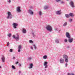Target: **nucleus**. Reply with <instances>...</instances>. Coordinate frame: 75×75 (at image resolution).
Returning <instances> with one entry per match:
<instances>
[{"mask_svg": "<svg viewBox=\"0 0 75 75\" xmlns=\"http://www.w3.org/2000/svg\"><path fill=\"white\" fill-rule=\"evenodd\" d=\"M19 35H17V37H16L15 35H14L13 36V38H15V39H16L17 41H18L19 38Z\"/></svg>", "mask_w": 75, "mask_h": 75, "instance_id": "3", "label": "nucleus"}, {"mask_svg": "<svg viewBox=\"0 0 75 75\" xmlns=\"http://www.w3.org/2000/svg\"><path fill=\"white\" fill-rule=\"evenodd\" d=\"M43 58H44V59H47V55H46L43 56Z\"/></svg>", "mask_w": 75, "mask_h": 75, "instance_id": "19", "label": "nucleus"}, {"mask_svg": "<svg viewBox=\"0 0 75 75\" xmlns=\"http://www.w3.org/2000/svg\"><path fill=\"white\" fill-rule=\"evenodd\" d=\"M1 68V66H0V68Z\"/></svg>", "mask_w": 75, "mask_h": 75, "instance_id": "47", "label": "nucleus"}, {"mask_svg": "<svg viewBox=\"0 0 75 75\" xmlns=\"http://www.w3.org/2000/svg\"><path fill=\"white\" fill-rule=\"evenodd\" d=\"M66 36L67 38H70L71 37V36H70V35H69V33L68 32H67L66 33Z\"/></svg>", "mask_w": 75, "mask_h": 75, "instance_id": "7", "label": "nucleus"}, {"mask_svg": "<svg viewBox=\"0 0 75 75\" xmlns=\"http://www.w3.org/2000/svg\"><path fill=\"white\" fill-rule=\"evenodd\" d=\"M16 11L18 12H21V10L20 9V7H18L17 8Z\"/></svg>", "mask_w": 75, "mask_h": 75, "instance_id": "5", "label": "nucleus"}, {"mask_svg": "<svg viewBox=\"0 0 75 75\" xmlns=\"http://www.w3.org/2000/svg\"><path fill=\"white\" fill-rule=\"evenodd\" d=\"M30 48L31 49V50H33V47H31Z\"/></svg>", "mask_w": 75, "mask_h": 75, "instance_id": "38", "label": "nucleus"}, {"mask_svg": "<svg viewBox=\"0 0 75 75\" xmlns=\"http://www.w3.org/2000/svg\"><path fill=\"white\" fill-rule=\"evenodd\" d=\"M21 45H19V46L18 48V50H21Z\"/></svg>", "mask_w": 75, "mask_h": 75, "instance_id": "17", "label": "nucleus"}, {"mask_svg": "<svg viewBox=\"0 0 75 75\" xmlns=\"http://www.w3.org/2000/svg\"><path fill=\"white\" fill-rule=\"evenodd\" d=\"M10 51L11 52H13V50L11 49H10Z\"/></svg>", "mask_w": 75, "mask_h": 75, "instance_id": "33", "label": "nucleus"}, {"mask_svg": "<svg viewBox=\"0 0 75 75\" xmlns=\"http://www.w3.org/2000/svg\"><path fill=\"white\" fill-rule=\"evenodd\" d=\"M72 19H69V21L70 22H71V21H72Z\"/></svg>", "mask_w": 75, "mask_h": 75, "instance_id": "35", "label": "nucleus"}, {"mask_svg": "<svg viewBox=\"0 0 75 75\" xmlns=\"http://www.w3.org/2000/svg\"><path fill=\"white\" fill-rule=\"evenodd\" d=\"M33 64H31L30 65V67H29V69H30V68H32L33 67Z\"/></svg>", "mask_w": 75, "mask_h": 75, "instance_id": "15", "label": "nucleus"}, {"mask_svg": "<svg viewBox=\"0 0 75 75\" xmlns=\"http://www.w3.org/2000/svg\"><path fill=\"white\" fill-rule=\"evenodd\" d=\"M12 68L13 69H15V67L13 65L12 66Z\"/></svg>", "mask_w": 75, "mask_h": 75, "instance_id": "27", "label": "nucleus"}, {"mask_svg": "<svg viewBox=\"0 0 75 75\" xmlns=\"http://www.w3.org/2000/svg\"><path fill=\"white\" fill-rule=\"evenodd\" d=\"M29 42H30V43H33V41L32 40H29Z\"/></svg>", "mask_w": 75, "mask_h": 75, "instance_id": "24", "label": "nucleus"}, {"mask_svg": "<svg viewBox=\"0 0 75 75\" xmlns=\"http://www.w3.org/2000/svg\"><path fill=\"white\" fill-rule=\"evenodd\" d=\"M48 8V6H45V7H44L45 9H47Z\"/></svg>", "mask_w": 75, "mask_h": 75, "instance_id": "23", "label": "nucleus"}, {"mask_svg": "<svg viewBox=\"0 0 75 75\" xmlns=\"http://www.w3.org/2000/svg\"><path fill=\"white\" fill-rule=\"evenodd\" d=\"M65 61L66 62H68V58L65 59Z\"/></svg>", "mask_w": 75, "mask_h": 75, "instance_id": "20", "label": "nucleus"}, {"mask_svg": "<svg viewBox=\"0 0 75 75\" xmlns=\"http://www.w3.org/2000/svg\"><path fill=\"white\" fill-rule=\"evenodd\" d=\"M56 14H58V15L61 14V11H57L56 12Z\"/></svg>", "mask_w": 75, "mask_h": 75, "instance_id": "11", "label": "nucleus"}, {"mask_svg": "<svg viewBox=\"0 0 75 75\" xmlns=\"http://www.w3.org/2000/svg\"><path fill=\"white\" fill-rule=\"evenodd\" d=\"M70 4L72 7H74V3L72 1H71Z\"/></svg>", "mask_w": 75, "mask_h": 75, "instance_id": "8", "label": "nucleus"}, {"mask_svg": "<svg viewBox=\"0 0 75 75\" xmlns=\"http://www.w3.org/2000/svg\"><path fill=\"white\" fill-rule=\"evenodd\" d=\"M1 58L2 62H5V58L4 57V56H2Z\"/></svg>", "mask_w": 75, "mask_h": 75, "instance_id": "13", "label": "nucleus"}, {"mask_svg": "<svg viewBox=\"0 0 75 75\" xmlns=\"http://www.w3.org/2000/svg\"><path fill=\"white\" fill-rule=\"evenodd\" d=\"M45 71H46V69H45Z\"/></svg>", "mask_w": 75, "mask_h": 75, "instance_id": "48", "label": "nucleus"}, {"mask_svg": "<svg viewBox=\"0 0 75 75\" xmlns=\"http://www.w3.org/2000/svg\"><path fill=\"white\" fill-rule=\"evenodd\" d=\"M33 47H34V48L35 50H36V49H37V47H36V46H35V45H33Z\"/></svg>", "mask_w": 75, "mask_h": 75, "instance_id": "21", "label": "nucleus"}, {"mask_svg": "<svg viewBox=\"0 0 75 75\" xmlns=\"http://www.w3.org/2000/svg\"><path fill=\"white\" fill-rule=\"evenodd\" d=\"M74 40V39L73 38H71L70 39H69L68 41L70 43L72 42L73 41V40Z\"/></svg>", "mask_w": 75, "mask_h": 75, "instance_id": "9", "label": "nucleus"}, {"mask_svg": "<svg viewBox=\"0 0 75 75\" xmlns=\"http://www.w3.org/2000/svg\"><path fill=\"white\" fill-rule=\"evenodd\" d=\"M23 33H26V30L25 29H23Z\"/></svg>", "mask_w": 75, "mask_h": 75, "instance_id": "16", "label": "nucleus"}, {"mask_svg": "<svg viewBox=\"0 0 75 75\" xmlns=\"http://www.w3.org/2000/svg\"><path fill=\"white\" fill-rule=\"evenodd\" d=\"M59 61L60 63L62 64L64 62V60L63 59H60Z\"/></svg>", "mask_w": 75, "mask_h": 75, "instance_id": "10", "label": "nucleus"}, {"mask_svg": "<svg viewBox=\"0 0 75 75\" xmlns=\"http://www.w3.org/2000/svg\"><path fill=\"white\" fill-rule=\"evenodd\" d=\"M28 59H29V60H31V59L32 58L31 57H29L28 58Z\"/></svg>", "mask_w": 75, "mask_h": 75, "instance_id": "37", "label": "nucleus"}, {"mask_svg": "<svg viewBox=\"0 0 75 75\" xmlns=\"http://www.w3.org/2000/svg\"><path fill=\"white\" fill-rule=\"evenodd\" d=\"M46 28V29L48 30V31H49L51 32L52 31V27L49 25H47Z\"/></svg>", "mask_w": 75, "mask_h": 75, "instance_id": "1", "label": "nucleus"}, {"mask_svg": "<svg viewBox=\"0 0 75 75\" xmlns=\"http://www.w3.org/2000/svg\"><path fill=\"white\" fill-rule=\"evenodd\" d=\"M19 73H21V71H19Z\"/></svg>", "mask_w": 75, "mask_h": 75, "instance_id": "46", "label": "nucleus"}, {"mask_svg": "<svg viewBox=\"0 0 75 75\" xmlns=\"http://www.w3.org/2000/svg\"><path fill=\"white\" fill-rule=\"evenodd\" d=\"M69 15L71 17H73V16H74V14H73V13H69Z\"/></svg>", "mask_w": 75, "mask_h": 75, "instance_id": "14", "label": "nucleus"}, {"mask_svg": "<svg viewBox=\"0 0 75 75\" xmlns=\"http://www.w3.org/2000/svg\"><path fill=\"white\" fill-rule=\"evenodd\" d=\"M21 64H19V67H21Z\"/></svg>", "mask_w": 75, "mask_h": 75, "instance_id": "44", "label": "nucleus"}, {"mask_svg": "<svg viewBox=\"0 0 75 75\" xmlns=\"http://www.w3.org/2000/svg\"><path fill=\"white\" fill-rule=\"evenodd\" d=\"M18 62H16V64H18Z\"/></svg>", "mask_w": 75, "mask_h": 75, "instance_id": "43", "label": "nucleus"}, {"mask_svg": "<svg viewBox=\"0 0 75 75\" xmlns=\"http://www.w3.org/2000/svg\"><path fill=\"white\" fill-rule=\"evenodd\" d=\"M30 14H32V15H33V14H34V13L32 11L31 12H30Z\"/></svg>", "mask_w": 75, "mask_h": 75, "instance_id": "26", "label": "nucleus"}, {"mask_svg": "<svg viewBox=\"0 0 75 75\" xmlns=\"http://www.w3.org/2000/svg\"><path fill=\"white\" fill-rule=\"evenodd\" d=\"M21 51V50H20V49H18V52H20Z\"/></svg>", "mask_w": 75, "mask_h": 75, "instance_id": "39", "label": "nucleus"}, {"mask_svg": "<svg viewBox=\"0 0 75 75\" xmlns=\"http://www.w3.org/2000/svg\"><path fill=\"white\" fill-rule=\"evenodd\" d=\"M47 64H48V62H44L43 65H44V66H45V68H48V65H47Z\"/></svg>", "mask_w": 75, "mask_h": 75, "instance_id": "4", "label": "nucleus"}, {"mask_svg": "<svg viewBox=\"0 0 75 75\" xmlns=\"http://www.w3.org/2000/svg\"><path fill=\"white\" fill-rule=\"evenodd\" d=\"M8 16L7 17V18H9H9L10 19H11V18H12V15L11 14V13L10 12H8Z\"/></svg>", "mask_w": 75, "mask_h": 75, "instance_id": "2", "label": "nucleus"}, {"mask_svg": "<svg viewBox=\"0 0 75 75\" xmlns=\"http://www.w3.org/2000/svg\"><path fill=\"white\" fill-rule=\"evenodd\" d=\"M13 59H16V57H13Z\"/></svg>", "mask_w": 75, "mask_h": 75, "instance_id": "41", "label": "nucleus"}, {"mask_svg": "<svg viewBox=\"0 0 75 75\" xmlns=\"http://www.w3.org/2000/svg\"><path fill=\"white\" fill-rule=\"evenodd\" d=\"M65 16L67 18H68L69 17V15L68 14H66L65 15Z\"/></svg>", "mask_w": 75, "mask_h": 75, "instance_id": "18", "label": "nucleus"}, {"mask_svg": "<svg viewBox=\"0 0 75 75\" xmlns=\"http://www.w3.org/2000/svg\"><path fill=\"white\" fill-rule=\"evenodd\" d=\"M57 2H58L59 1H61V0H56Z\"/></svg>", "mask_w": 75, "mask_h": 75, "instance_id": "36", "label": "nucleus"}, {"mask_svg": "<svg viewBox=\"0 0 75 75\" xmlns=\"http://www.w3.org/2000/svg\"><path fill=\"white\" fill-rule=\"evenodd\" d=\"M9 45H10V43H9V42H8L7 43V46L8 47V46H9Z\"/></svg>", "mask_w": 75, "mask_h": 75, "instance_id": "32", "label": "nucleus"}, {"mask_svg": "<svg viewBox=\"0 0 75 75\" xmlns=\"http://www.w3.org/2000/svg\"><path fill=\"white\" fill-rule=\"evenodd\" d=\"M67 75H74V74H70L69 73H68Z\"/></svg>", "mask_w": 75, "mask_h": 75, "instance_id": "25", "label": "nucleus"}, {"mask_svg": "<svg viewBox=\"0 0 75 75\" xmlns=\"http://www.w3.org/2000/svg\"><path fill=\"white\" fill-rule=\"evenodd\" d=\"M39 15H40V16H41V11H40L39 12Z\"/></svg>", "mask_w": 75, "mask_h": 75, "instance_id": "30", "label": "nucleus"}, {"mask_svg": "<svg viewBox=\"0 0 75 75\" xmlns=\"http://www.w3.org/2000/svg\"><path fill=\"white\" fill-rule=\"evenodd\" d=\"M63 58H65V59H67V58H68V57L67 55L64 54L63 55Z\"/></svg>", "mask_w": 75, "mask_h": 75, "instance_id": "12", "label": "nucleus"}, {"mask_svg": "<svg viewBox=\"0 0 75 75\" xmlns=\"http://www.w3.org/2000/svg\"><path fill=\"white\" fill-rule=\"evenodd\" d=\"M64 42H67V40L65 39L64 40Z\"/></svg>", "mask_w": 75, "mask_h": 75, "instance_id": "34", "label": "nucleus"}, {"mask_svg": "<svg viewBox=\"0 0 75 75\" xmlns=\"http://www.w3.org/2000/svg\"><path fill=\"white\" fill-rule=\"evenodd\" d=\"M8 37H11V34H9L8 35Z\"/></svg>", "mask_w": 75, "mask_h": 75, "instance_id": "29", "label": "nucleus"}, {"mask_svg": "<svg viewBox=\"0 0 75 75\" xmlns=\"http://www.w3.org/2000/svg\"><path fill=\"white\" fill-rule=\"evenodd\" d=\"M8 2L9 3H10L11 2V0H9V1H8Z\"/></svg>", "mask_w": 75, "mask_h": 75, "instance_id": "40", "label": "nucleus"}, {"mask_svg": "<svg viewBox=\"0 0 75 75\" xmlns=\"http://www.w3.org/2000/svg\"><path fill=\"white\" fill-rule=\"evenodd\" d=\"M66 67H67V65H68V64H67V63L66 64Z\"/></svg>", "mask_w": 75, "mask_h": 75, "instance_id": "42", "label": "nucleus"}, {"mask_svg": "<svg viewBox=\"0 0 75 75\" xmlns=\"http://www.w3.org/2000/svg\"><path fill=\"white\" fill-rule=\"evenodd\" d=\"M67 22H65L64 24L63 25L64 26H66V25H67Z\"/></svg>", "mask_w": 75, "mask_h": 75, "instance_id": "22", "label": "nucleus"}, {"mask_svg": "<svg viewBox=\"0 0 75 75\" xmlns=\"http://www.w3.org/2000/svg\"><path fill=\"white\" fill-rule=\"evenodd\" d=\"M55 42L57 43H58V42H59V41H58V40H55Z\"/></svg>", "mask_w": 75, "mask_h": 75, "instance_id": "31", "label": "nucleus"}, {"mask_svg": "<svg viewBox=\"0 0 75 75\" xmlns=\"http://www.w3.org/2000/svg\"><path fill=\"white\" fill-rule=\"evenodd\" d=\"M64 3V2L63 1H62L61 3Z\"/></svg>", "mask_w": 75, "mask_h": 75, "instance_id": "45", "label": "nucleus"}, {"mask_svg": "<svg viewBox=\"0 0 75 75\" xmlns=\"http://www.w3.org/2000/svg\"><path fill=\"white\" fill-rule=\"evenodd\" d=\"M28 11L29 13H30L32 12V11H31V10L30 9Z\"/></svg>", "mask_w": 75, "mask_h": 75, "instance_id": "28", "label": "nucleus"}, {"mask_svg": "<svg viewBox=\"0 0 75 75\" xmlns=\"http://www.w3.org/2000/svg\"><path fill=\"white\" fill-rule=\"evenodd\" d=\"M13 25L14 28H17L16 27L17 26V25H18L17 23H13Z\"/></svg>", "mask_w": 75, "mask_h": 75, "instance_id": "6", "label": "nucleus"}]
</instances>
